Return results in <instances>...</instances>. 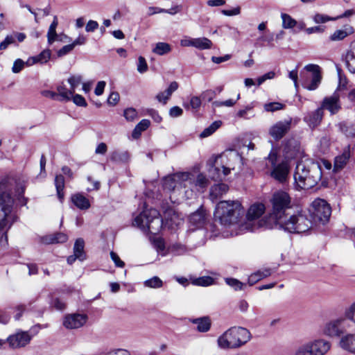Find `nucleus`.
Wrapping results in <instances>:
<instances>
[{"instance_id":"f257e3e1","label":"nucleus","mask_w":355,"mask_h":355,"mask_svg":"<svg viewBox=\"0 0 355 355\" xmlns=\"http://www.w3.org/2000/svg\"><path fill=\"white\" fill-rule=\"evenodd\" d=\"M209 180L202 173L195 175L188 172L175 173L163 180L164 190L172 192L175 197L191 198L194 191H200L208 186Z\"/></svg>"},{"instance_id":"f03ea898","label":"nucleus","mask_w":355,"mask_h":355,"mask_svg":"<svg viewBox=\"0 0 355 355\" xmlns=\"http://www.w3.org/2000/svg\"><path fill=\"white\" fill-rule=\"evenodd\" d=\"M322 170L318 162L310 159L297 162L294 173L296 186L301 189L313 188L320 180Z\"/></svg>"},{"instance_id":"7ed1b4c3","label":"nucleus","mask_w":355,"mask_h":355,"mask_svg":"<svg viewBox=\"0 0 355 355\" xmlns=\"http://www.w3.org/2000/svg\"><path fill=\"white\" fill-rule=\"evenodd\" d=\"M242 160L238 152L227 150L215 157L211 168L209 170V175L214 180H222L236 167L240 168L243 164Z\"/></svg>"},{"instance_id":"20e7f679","label":"nucleus","mask_w":355,"mask_h":355,"mask_svg":"<svg viewBox=\"0 0 355 355\" xmlns=\"http://www.w3.org/2000/svg\"><path fill=\"white\" fill-rule=\"evenodd\" d=\"M270 202L272 209L269 215L270 223H268V228L277 229L286 218V211L291 207V198L286 192L278 191L273 193Z\"/></svg>"},{"instance_id":"39448f33","label":"nucleus","mask_w":355,"mask_h":355,"mask_svg":"<svg viewBox=\"0 0 355 355\" xmlns=\"http://www.w3.org/2000/svg\"><path fill=\"white\" fill-rule=\"evenodd\" d=\"M244 210L239 201H220L216 207L214 217L225 227L236 225Z\"/></svg>"},{"instance_id":"423d86ee","label":"nucleus","mask_w":355,"mask_h":355,"mask_svg":"<svg viewBox=\"0 0 355 355\" xmlns=\"http://www.w3.org/2000/svg\"><path fill=\"white\" fill-rule=\"evenodd\" d=\"M251 337V333L246 328L233 327L218 338L217 345L221 349H237L248 343Z\"/></svg>"},{"instance_id":"0eeeda50","label":"nucleus","mask_w":355,"mask_h":355,"mask_svg":"<svg viewBox=\"0 0 355 355\" xmlns=\"http://www.w3.org/2000/svg\"><path fill=\"white\" fill-rule=\"evenodd\" d=\"M266 207L263 203H255L250 207L246 214L245 221L239 225L241 233L245 232H254L259 228H268V223H270V217L260 219L263 214Z\"/></svg>"},{"instance_id":"6e6552de","label":"nucleus","mask_w":355,"mask_h":355,"mask_svg":"<svg viewBox=\"0 0 355 355\" xmlns=\"http://www.w3.org/2000/svg\"><path fill=\"white\" fill-rule=\"evenodd\" d=\"M10 180L8 178L0 182V230H2L9 228L14 221L12 214L14 201L8 185Z\"/></svg>"},{"instance_id":"1a4fd4ad","label":"nucleus","mask_w":355,"mask_h":355,"mask_svg":"<svg viewBox=\"0 0 355 355\" xmlns=\"http://www.w3.org/2000/svg\"><path fill=\"white\" fill-rule=\"evenodd\" d=\"M133 225L139 227L144 232L156 234L162 226L165 225V223L160 218L159 213L157 209H145L137 216L133 221Z\"/></svg>"},{"instance_id":"9d476101","label":"nucleus","mask_w":355,"mask_h":355,"mask_svg":"<svg viewBox=\"0 0 355 355\" xmlns=\"http://www.w3.org/2000/svg\"><path fill=\"white\" fill-rule=\"evenodd\" d=\"M313 222L304 214H299L286 218L277 230H284L289 233H302L308 231L312 227Z\"/></svg>"},{"instance_id":"9b49d317","label":"nucleus","mask_w":355,"mask_h":355,"mask_svg":"<svg viewBox=\"0 0 355 355\" xmlns=\"http://www.w3.org/2000/svg\"><path fill=\"white\" fill-rule=\"evenodd\" d=\"M331 347L329 341L318 338L300 345L295 350V355H325Z\"/></svg>"},{"instance_id":"f8f14e48","label":"nucleus","mask_w":355,"mask_h":355,"mask_svg":"<svg viewBox=\"0 0 355 355\" xmlns=\"http://www.w3.org/2000/svg\"><path fill=\"white\" fill-rule=\"evenodd\" d=\"M309 213L313 223L324 224L329 219L331 209L324 200L318 198L312 202L309 209Z\"/></svg>"},{"instance_id":"ddd939ff","label":"nucleus","mask_w":355,"mask_h":355,"mask_svg":"<svg viewBox=\"0 0 355 355\" xmlns=\"http://www.w3.org/2000/svg\"><path fill=\"white\" fill-rule=\"evenodd\" d=\"M267 159L273 168L271 171V176L280 182L286 181L290 172L288 161L285 159L281 163L276 164L277 160V153L274 149H272Z\"/></svg>"},{"instance_id":"4468645a","label":"nucleus","mask_w":355,"mask_h":355,"mask_svg":"<svg viewBox=\"0 0 355 355\" xmlns=\"http://www.w3.org/2000/svg\"><path fill=\"white\" fill-rule=\"evenodd\" d=\"M347 320H349L346 317L345 311L343 317L331 320L324 324L322 329L323 334L329 337H341L345 334Z\"/></svg>"},{"instance_id":"2eb2a0df","label":"nucleus","mask_w":355,"mask_h":355,"mask_svg":"<svg viewBox=\"0 0 355 355\" xmlns=\"http://www.w3.org/2000/svg\"><path fill=\"white\" fill-rule=\"evenodd\" d=\"M87 319V315L84 313L67 314L63 318L62 324L67 329H76L84 326Z\"/></svg>"},{"instance_id":"dca6fc26","label":"nucleus","mask_w":355,"mask_h":355,"mask_svg":"<svg viewBox=\"0 0 355 355\" xmlns=\"http://www.w3.org/2000/svg\"><path fill=\"white\" fill-rule=\"evenodd\" d=\"M304 69L311 73V76L309 77L311 80L309 82L306 81L303 83L305 88L309 90L316 89L320 84L322 76L320 71V67L314 64H309L304 67Z\"/></svg>"},{"instance_id":"f3484780","label":"nucleus","mask_w":355,"mask_h":355,"mask_svg":"<svg viewBox=\"0 0 355 355\" xmlns=\"http://www.w3.org/2000/svg\"><path fill=\"white\" fill-rule=\"evenodd\" d=\"M291 119L277 121L269 128V135L275 140H280L290 130L291 128Z\"/></svg>"},{"instance_id":"a211bd4d","label":"nucleus","mask_w":355,"mask_h":355,"mask_svg":"<svg viewBox=\"0 0 355 355\" xmlns=\"http://www.w3.org/2000/svg\"><path fill=\"white\" fill-rule=\"evenodd\" d=\"M322 110H327L331 114H335L341 109L340 94L336 91L332 95L325 97L320 107Z\"/></svg>"},{"instance_id":"6ab92c4d","label":"nucleus","mask_w":355,"mask_h":355,"mask_svg":"<svg viewBox=\"0 0 355 355\" xmlns=\"http://www.w3.org/2000/svg\"><path fill=\"white\" fill-rule=\"evenodd\" d=\"M207 214L205 210L200 207L196 211L189 216V230H195L202 228L205 224Z\"/></svg>"},{"instance_id":"aec40b11","label":"nucleus","mask_w":355,"mask_h":355,"mask_svg":"<svg viewBox=\"0 0 355 355\" xmlns=\"http://www.w3.org/2000/svg\"><path fill=\"white\" fill-rule=\"evenodd\" d=\"M31 340V336L27 331H18L10 336L7 338L12 348H19L28 345Z\"/></svg>"},{"instance_id":"412c9836","label":"nucleus","mask_w":355,"mask_h":355,"mask_svg":"<svg viewBox=\"0 0 355 355\" xmlns=\"http://www.w3.org/2000/svg\"><path fill=\"white\" fill-rule=\"evenodd\" d=\"M338 346L342 349L355 354V333L343 334L340 338Z\"/></svg>"},{"instance_id":"4be33fe9","label":"nucleus","mask_w":355,"mask_h":355,"mask_svg":"<svg viewBox=\"0 0 355 355\" xmlns=\"http://www.w3.org/2000/svg\"><path fill=\"white\" fill-rule=\"evenodd\" d=\"M164 223L165 226L173 230L182 224L183 220L178 213L171 209L164 213Z\"/></svg>"},{"instance_id":"5701e85b","label":"nucleus","mask_w":355,"mask_h":355,"mask_svg":"<svg viewBox=\"0 0 355 355\" xmlns=\"http://www.w3.org/2000/svg\"><path fill=\"white\" fill-rule=\"evenodd\" d=\"M51 53L50 50L46 49L42 51L36 56L30 57L26 62L27 66H32L37 63L45 64L51 58Z\"/></svg>"},{"instance_id":"b1692460","label":"nucleus","mask_w":355,"mask_h":355,"mask_svg":"<svg viewBox=\"0 0 355 355\" xmlns=\"http://www.w3.org/2000/svg\"><path fill=\"white\" fill-rule=\"evenodd\" d=\"M178 88L177 82L173 81L171 83L168 87L164 92H159L156 96V99L163 104H166L168 100L171 98L172 94Z\"/></svg>"},{"instance_id":"393cba45","label":"nucleus","mask_w":355,"mask_h":355,"mask_svg":"<svg viewBox=\"0 0 355 355\" xmlns=\"http://www.w3.org/2000/svg\"><path fill=\"white\" fill-rule=\"evenodd\" d=\"M354 28L349 25L344 26L343 28L336 30L329 37L331 41H340L345 39L348 35L353 34Z\"/></svg>"},{"instance_id":"a878e982","label":"nucleus","mask_w":355,"mask_h":355,"mask_svg":"<svg viewBox=\"0 0 355 355\" xmlns=\"http://www.w3.org/2000/svg\"><path fill=\"white\" fill-rule=\"evenodd\" d=\"M299 151L300 144L297 141L290 139L285 144L284 153L286 159L293 158Z\"/></svg>"},{"instance_id":"bb28decb","label":"nucleus","mask_w":355,"mask_h":355,"mask_svg":"<svg viewBox=\"0 0 355 355\" xmlns=\"http://www.w3.org/2000/svg\"><path fill=\"white\" fill-rule=\"evenodd\" d=\"M323 116V111L319 107L309 116L304 118V120L313 128L317 126L321 121Z\"/></svg>"},{"instance_id":"cd10ccee","label":"nucleus","mask_w":355,"mask_h":355,"mask_svg":"<svg viewBox=\"0 0 355 355\" xmlns=\"http://www.w3.org/2000/svg\"><path fill=\"white\" fill-rule=\"evenodd\" d=\"M272 273L270 268H263L252 273L248 278V282L250 285H253L258 281L269 277Z\"/></svg>"},{"instance_id":"c85d7f7f","label":"nucleus","mask_w":355,"mask_h":355,"mask_svg":"<svg viewBox=\"0 0 355 355\" xmlns=\"http://www.w3.org/2000/svg\"><path fill=\"white\" fill-rule=\"evenodd\" d=\"M349 157V150L345 149L341 155L336 157L334 161V170L338 171L343 169L347 164Z\"/></svg>"},{"instance_id":"c756f323","label":"nucleus","mask_w":355,"mask_h":355,"mask_svg":"<svg viewBox=\"0 0 355 355\" xmlns=\"http://www.w3.org/2000/svg\"><path fill=\"white\" fill-rule=\"evenodd\" d=\"M71 201L78 208L87 209L90 207L89 200L80 193H76L71 196Z\"/></svg>"},{"instance_id":"7c9ffc66","label":"nucleus","mask_w":355,"mask_h":355,"mask_svg":"<svg viewBox=\"0 0 355 355\" xmlns=\"http://www.w3.org/2000/svg\"><path fill=\"white\" fill-rule=\"evenodd\" d=\"M84 248V240L81 238L76 239L73 245V253L80 261H84L86 259V254L85 252Z\"/></svg>"},{"instance_id":"2f4dec72","label":"nucleus","mask_w":355,"mask_h":355,"mask_svg":"<svg viewBox=\"0 0 355 355\" xmlns=\"http://www.w3.org/2000/svg\"><path fill=\"white\" fill-rule=\"evenodd\" d=\"M57 91H58V95L59 97L58 101H71L73 93L71 90L69 89H67L64 84L62 83L59 85L57 86Z\"/></svg>"},{"instance_id":"473e14b6","label":"nucleus","mask_w":355,"mask_h":355,"mask_svg":"<svg viewBox=\"0 0 355 355\" xmlns=\"http://www.w3.org/2000/svg\"><path fill=\"white\" fill-rule=\"evenodd\" d=\"M229 189L227 184L221 183L217 184L211 187L210 190V196L212 200L217 199L225 194Z\"/></svg>"},{"instance_id":"72a5a7b5","label":"nucleus","mask_w":355,"mask_h":355,"mask_svg":"<svg viewBox=\"0 0 355 355\" xmlns=\"http://www.w3.org/2000/svg\"><path fill=\"white\" fill-rule=\"evenodd\" d=\"M58 25V21L57 16H54L53 20L51 24L48 33L47 39L49 44H53L55 40H58V35L56 33V28Z\"/></svg>"},{"instance_id":"f704fd0d","label":"nucleus","mask_w":355,"mask_h":355,"mask_svg":"<svg viewBox=\"0 0 355 355\" xmlns=\"http://www.w3.org/2000/svg\"><path fill=\"white\" fill-rule=\"evenodd\" d=\"M192 322L196 324L197 330L200 332H207L211 327V321L207 317L196 318Z\"/></svg>"},{"instance_id":"c9c22d12","label":"nucleus","mask_w":355,"mask_h":355,"mask_svg":"<svg viewBox=\"0 0 355 355\" xmlns=\"http://www.w3.org/2000/svg\"><path fill=\"white\" fill-rule=\"evenodd\" d=\"M68 236L64 233H57L46 236L44 242L47 244L62 243L67 241Z\"/></svg>"},{"instance_id":"e433bc0d","label":"nucleus","mask_w":355,"mask_h":355,"mask_svg":"<svg viewBox=\"0 0 355 355\" xmlns=\"http://www.w3.org/2000/svg\"><path fill=\"white\" fill-rule=\"evenodd\" d=\"M172 50L171 44L166 42H159L155 44L152 51L156 55H164L169 53Z\"/></svg>"},{"instance_id":"4c0bfd02","label":"nucleus","mask_w":355,"mask_h":355,"mask_svg":"<svg viewBox=\"0 0 355 355\" xmlns=\"http://www.w3.org/2000/svg\"><path fill=\"white\" fill-rule=\"evenodd\" d=\"M345 61L349 71L355 73V43L352 45L351 50L347 51Z\"/></svg>"},{"instance_id":"58836bf2","label":"nucleus","mask_w":355,"mask_h":355,"mask_svg":"<svg viewBox=\"0 0 355 355\" xmlns=\"http://www.w3.org/2000/svg\"><path fill=\"white\" fill-rule=\"evenodd\" d=\"M212 42L207 37L194 38V46L200 50L210 49L212 47Z\"/></svg>"},{"instance_id":"ea45409f","label":"nucleus","mask_w":355,"mask_h":355,"mask_svg":"<svg viewBox=\"0 0 355 355\" xmlns=\"http://www.w3.org/2000/svg\"><path fill=\"white\" fill-rule=\"evenodd\" d=\"M55 185L59 200L62 202L64 199L63 189L64 187V178L62 175H57L55 178Z\"/></svg>"},{"instance_id":"a19ab883","label":"nucleus","mask_w":355,"mask_h":355,"mask_svg":"<svg viewBox=\"0 0 355 355\" xmlns=\"http://www.w3.org/2000/svg\"><path fill=\"white\" fill-rule=\"evenodd\" d=\"M222 125L221 121H215L209 127L206 128L200 135L201 138H205L211 135Z\"/></svg>"},{"instance_id":"79ce46f5","label":"nucleus","mask_w":355,"mask_h":355,"mask_svg":"<svg viewBox=\"0 0 355 355\" xmlns=\"http://www.w3.org/2000/svg\"><path fill=\"white\" fill-rule=\"evenodd\" d=\"M67 82L69 84L70 89L73 94L76 87L80 84H83V76L80 74L71 75L68 78Z\"/></svg>"},{"instance_id":"37998d69","label":"nucleus","mask_w":355,"mask_h":355,"mask_svg":"<svg viewBox=\"0 0 355 355\" xmlns=\"http://www.w3.org/2000/svg\"><path fill=\"white\" fill-rule=\"evenodd\" d=\"M112 161L115 162H125L129 159V155L126 151H114L110 155Z\"/></svg>"},{"instance_id":"c03bdc74","label":"nucleus","mask_w":355,"mask_h":355,"mask_svg":"<svg viewBox=\"0 0 355 355\" xmlns=\"http://www.w3.org/2000/svg\"><path fill=\"white\" fill-rule=\"evenodd\" d=\"M281 17L282 19V27L285 29L293 28L297 24V21L288 14L282 13Z\"/></svg>"},{"instance_id":"a18cd8bd","label":"nucleus","mask_w":355,"mask_h":355,"mask_svg":"<svg viewBox=\"0 0 355 355\" xmlns=\"http://www.w3.org/2000/svg\"><path fill=\"white\" fill-rule=\"evenodd\" d=\"M144 285L148 288H159L162 287L163 282L159 277L155 276L149 279L146 280L144 282Z\"/></svg>"},{"instance_id":"49530a36","label":"nucleus","mask_w":355,"mask_h":355,"mask_svg":"<svg viewBox=\"0 0 355 355\" xmlns=\"http://www.w3.org/2000/svg\"><path fill=\"white\" fill-rule=\"evenodd\" d=\"M169 250L175 255H182L188 252L187 248L180 243H175L169 248Z\"/></svg>"},{"instance_id":"de8ad7c7","label":"nucleus","mask_w":355,"mask_h":355,"mask_svg":"<svg viewBox=\"0 0 355 355\" xmlns=\"http://www.w3.org/2000/svg\"><path fill=\"white\" fill-rule=\"evenodd\" d=\"M214 280L212 277L209 276H204L199 277L194 281V284L200 286H208L212 285Z\"/></svg>"},{"instance_id":"09e8293b","label":"nucleus","mask_w":355,"mask_h":355,"mask_svg":"<svg viewBox=\"0 0 355 355\" xmlns=\"http://www.w3.org/2000/svg\"><path fill=\"white\" fill-rule=\"evenodd\" d=\"M185 108L191 107L193 110L197 111L201 106L200 98L196 96H192L190 99L189 104H184Z\"/></svg>"},{"instance_id":"8fccbe9b","label":"nucleus","mask_w":355,"mask_h":355,"mask_svg":"<svg viewBox=\"0 0 355 355\" xmlns=\"http://www.w3.org/2000/svg\"><path fill=\"white\" fill-rule=\"evenodd\" d=\"M263 107L266 112H275L282 110L284 105L279 102H272L266 103Z\"/></svg>"},{"instance_id":"3c124183","label":"nucleus","mask_w":355,"mask_h":355,"mask_svg":"<svg viewBox=\"0 0 355 355\" xmlns=\"http://www.w3.org/2000/svg\"><path fill=\"white\" fill-rule=\"evenodd\" d=\"M345 315L355 324V301L345 309Z\"/></svg>"},{"instance_id":"603ef678","label":"nucleus","mask_w":355,"mask_h":355,"mask_svg":"<svg viewBox=\"0 0 355 355\" xmlns=\"http://www.w3.org/2000/svg\"><path fill=\"white\" fill-rule=\"evenodd\" d=\"M123 116L127 121H132L137 118V112L135 108H127L124 110Z\"/></svg>"},{"instance_id":"864d4df0","label":"nucleus","mask_w":355,"mask_h":355,"mask_svg":"<svg viewBox=\"0 0 355 355\" xmlns=\"http://www.w3.org/2000/svg\"><path fill=\"white\" fill-rule=\"evenodd\" d=\"M254 107V103H251L246 105L243 109L239 110L236 113V116L239 118L248 119L247 116L249 112H250Z\"/></svg>"},{"instance_id":"5fc2aeb1","label":"nucleus","mask_w":355,"mask_h":355,"mask_svg":"<svg viewBox=\"0 0 355 355\" xmlns=\"http://www.w3.org/2000/svg\"><path fill=\"white\" fill-rule=\"evenodd\" d=\"M225 282L227 285L234 288L236 291L241 290L243 288V284L236 279L226 278Z\"/></svg>"},{"instance_id":"6e6d98bb","label":"nucleus","mask_w":355,"mask_h":355,"mask_svg":"<svg viewBox=\"0 0 355 355\" xmlns=\"http://www.w3.org/2000/svg\"><path fill=\"white\" fill-rule=\"evenodd\" d=\"M26 65V62H24L21 59H17L13 64V66L12 67V71L14 73H19L24 67V66Z\"/></svg>"},{"instance_id":"4d7b16f0","label":"nucleus","mask_w":355,"mask_h":355,"mask_svg":"<svg viewBox=\"0 0 355 355\" xmlns=\"http://www.w3.org/2000/svg\"><path fill=\"white\" fill-rule=\"evenodd\" d=\"M71 100L78 106L86 107L87 105L85 98L80 94H73Z\"/></svg>"},{"instance_id":"13d9d810","label":"nucleus","mask_w":355,"mask_h":355,"mask_svg":"<svg viewBox=\"0 0 355 355\" xmlns=\"http://www.w3.org/2000/svg\"><path fill=\"white\" fill-rule=\"evenodd\" d=\"M337 18H331L322 14H316L313 17V20L317 24L325 23L330 20H336Z\"/></svg>"},{"instance_id":"bf43d9fd","label":"nucleus","mask_w":355,"mask_h":355,"mask_svg":"<svg viewBox=\"0 0 355 355\" xmlns=\"http://www.w3.org/2000/svg\"><path fill=\"white\" fill-rule=\"evenodd\" d=\"M148 70V65L145 58L142 56L139 57L138 64H137V71L143 73Z\"/></svg>"},{"instance_id":"052dcab7","label":"nucleus","mask_w":355,"mask_h":355,"mask_svg":"<svg viewBox=\"0 0 355 355\" xmlns=\"http://www.w3.org/2000/svg\"><path fill=\"white\" fill-rule=\"evenodd\" d=\"M241 7L236 6L231 10H222L221 13L227 17L236 16L241 14Z\"/></svg>"},{"instance_id":"680f3d73","label":"nucleus","mask_w":355,"mask_h":355,"mask_svg":"<svg viewBox=\"0 0 355 355\" xmlns=\"http://www.w3.org/2000/svg\"><path fill=\"white\" fill-rule=\"evenodd\" d=\"M180 44L182 47H189L194 46V38L190 37L189 36L183 37L180 41Z\"/></svg>"},{"instance_id":"e2e57ef3","label":"nucleus","mask_w":355,"mask_h":355,"mask_svg":"<svg viewBox=\"0 0 355 355\" xmlns=\"http://www.w3.org/2000/svg\"><path fill=\"white\" fill-rule=\"evenodd\" d=\"M183 114V110L178 107V106H174L171 107L169 110V115L172 118H176L182 116Z\"/></svg>"},{"instance_id":"0e129e2a","label":"nucleus","mask_w":355,"mask_h":355,"mask_svg":"<svg viewBox=\"0 0 355 355\" xmlns=\"http://www.w3.org/2000/svg\"><path fill=\"white\" fill-rule=\"evenodd\" d=\"M110 257L112 260L114 261L115 266L119 268H123L125 266V263L123 261L121 260L119 257L114 252H110Z\"/></svg>"},{"instance_id":"69168bd1","label":"nucleus","mask_w":355,"mask_h":355,"mask_svg":"<svg viewBox=\"0 0 355 355\" xmlns=\"http://www.w3.org/2000/svg\"><path fill=\"white\" fill-rule=\"evenodd\" d=\"M40 93H41V95L43 96L44 97H46V98H48L50 99H53V100H58L59 99L58 94L55 92L45 89V90L41 91Z\"/></svg>"},{"instance_id":"338daca9","label":"nucleus","mask_w":355,"mask_h":355,"mask_svg":"<svg viewBox=\"0 0 355 355\" xmlns=\"http://www.w3.org/2000/svg\"><path fill=\"white\" fill-rule=\"evenodd\" d=\"M119 94L118 92H112L107 99V103L111 105H115L119 101Z\"/></svg>"},{"instance_id":"774afa93","label":"nucleus","mask_w":355,"mask_h":355,"mask_svg":"<svg viewBox=\"0 0 355 355\" xmlns=\"http://www.w3.org/2000/svg\"><path fill=\"white\" fill-rule=\"evenodd\" d=\"M98 28V24L96 21L89 20L85 26L87 32H94Z\"/></svg>"}]
</instances>
